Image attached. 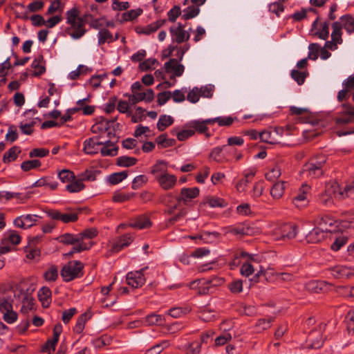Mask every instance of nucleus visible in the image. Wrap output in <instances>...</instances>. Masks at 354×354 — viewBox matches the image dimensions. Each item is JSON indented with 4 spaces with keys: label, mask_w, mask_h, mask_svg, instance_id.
I'll list each match as a JSON object with an SVG mask.
<instances>
[{
    "label": "nucleus",
    "mask_w": 354,
    "mask_h": 354,
    "mask_svg": "<svg viewBox=\"0 0 354 354\" xmlns=\"http://www.w3.org/2000/svg\"><path fill=\"white\" fill-rule=\"evenodd\" d=\"M66 24L70 25L66 29V32L74 39H79L86 32L85 24L88 19H93V16L86 12L82 17H80V10L77 7L74 6L66 12Z\"/></svg>",
    "instance_id": "obj_1"
},
{
    "label": "nucleus",
    "mask_w": 354,
    "mask_h": 354,
    "mask_svg": "<svg viewBox=\"0 0 354 354\" xmlns=\"http://www.w3.org/2000/svg\"><path fill=\"white\" fill-rule=\"evenodd\" d=\"M327 157L324 154H319L311 158L303 167L304 172L311 178L322 176L326 169Z\"/></svg>",
    "instance_id": "obj_2"
},
{
    "label": "nucleus",
    "mask_w": 354,
    "mask_h": 354,
    "mask_svg": "<svg viewBox=\"0 0 354 354\" xmlns=\"http://www.w3.org/2000/svg\"><path fill=\"white\" fill-rule=\"evenodd\" d=\"M84 263L80 261H71L64 265L60 274L65 282H69L83 276Z\"/></svg>",
    "instance_id": "obj_3"
},
{
    "label": "nucleus",
    "mask_w": 354,
    "mask_h": 354,
    "mask_svg": "<svg viewBox=\"0 0 354 354\" xmlns=\"http://www.w3.org/2000/svg\"><path fill=\"white\" fill-rule=\"evenodd\" d=\"M342 111L335 119L336 124H346L354 122V106L349 103L342 104Z\"/></svg>",
    "instance_id": "obj_4"
},
{
    "label": "nucleus",
    "mask_w": 354,
    "mask_h": 354,
    "mask_svg": "<svg viewBox=\"0 0 354 354\" xmlns=\"http://www.w3.org/2000/svg\"><path fill=\"white\" fill-rule=\"evenodd\" d=\"M47 214L51 219L60 221L64 223H75L78 220V213L75 212L62 213L58 210L50 209L47 212Z\"/></svg>",
    "instance_id": "obj_5"
},
{
    "label": "nucleus",
    "mask_w": 354,
    "mask_h": 354,
    "mask_svg": "<svg viewBox=\"0 0 354 354\" xmlns=\"http://www.w3.org/2000/svg\"><path fill=\"white\" fill-rule=\"evenodd\" d=\"M229 232L234 235L253 236L259 232V229L249 223L244 222L236 227H232Z\"/></svg>",
    "instance_id": "obj_6"
},
{
    "label": "nucleus",
    "mask_w": 354,
    "mask_h": 354,
    "mask_svg": "<svg viewBox=\"0 0 354 354\" xmlns=\"http://www.w3.org/2000/svg\"><path fill=\"white\" fill-rule=\"evenodd\" d=\"M147 268L145 267L139 271L130 272L127 274L126 280L128 285L133 288H138L145 283V278L143 272Z\"/></svg>",
    "instance_id": "obj_7"
},
{
    "label": "nucleus",
    "mask_w": 354,
    "mask_h": 354,
    "mask_svg": "<svg viewBox=\"0 0 354 354\" xmlns=\"http://www.w3.org/2000/svg\"><path fill=\"white\" fill-rule=\"evenodd\" d=\"M213 120L210 119H206L203 120H195L189 122L187 126L193 128L195 132H198L201 134H205L206 138H209L211 134L208 132L207 125H212Z\"/></svg>",
    "instance_id": "obj_8"
},
{
    "label": "nucleus",
    "mask_w": 354,
    "mask_h": 354,
    "mask_svg": "<svg viewBox=\"0 0 354 354\" xmlns=\"http://www.w3.org/2000/svg\"><path fill=\"white\" fill-rule=\"evenodd\" d=\"M199 192L200 190L198 187H184L180 190V195L176 197V201H178V203H183L184 205H187L189 202L199 195Z\"/></svg>",
    "instance_id": "obj_9"
},
{
    "label": "nucleus",
    "mask_w": 354,
    "mask_h": 354,
    "mask_svg": "<svg viewBox=\"0 0 354 354\" xmlns=\"http://www.w3.org/2000/svg\"><path fill=\"white\" fill-rule=\"evenodd\" d=\"M166 73H173L174 76L180 77L184 72V66L181 64H178V59L171 58L164 65Z\"/></svg>",
    "instance_id": "obj_10"
},
{
    "label": "nucleus",
    "mask_w": 354,
    "mask_h": 354,
    "mask_svg": "<svg viewBox=\"0 0 354 354\" xmlns=\"http://www.w3.org/2000/svg\"><path fill=\"white\" fill-rule=\"evenodd\" d=\"M159 186L164 190H169L173 189L177 183V177L174 174H168L160 176L156 180Z\"/></svg>",
    "instance_id": "obj_11"
},
{
    "label": "nucleus",
    "mask_w": 354,
    "mask_h": 354,
    "mask_svg": "<svg viewBox=\"0 0 354 354\" xmlns=\"http://www.w3.org/2000/svg\"><path fill=\"white\" fill-rule=\"evenodd\" d=\"M279 231L281 234L280 239L283 241L290 240L296 236L297 227L295 224L285 223L280 227Z\"/></svg>",
    "instance_id": "obj_12"
},
{
    "label": "nucleus",
    "mask_w": 354,
    "mask_h": 354,
    "mask_svg": "<svg viewBox=\"0 0 354 354\" xmlns=\"http://www.w3.org/2000/svg\"><path fill=\"white\" fill-rule=\"evenodd\" d=\"M99 136L89 138L84 142L83 151L86 154H95L98 152V147L102 145V142L99 141Z\"/></svg>",
    "instance_id": "obj_13"
},
{
    "label": "nucleus",
    "mask_w": 354,
    "mask_h": 354,
    "mask_svg": "<svg viewBox=\"0 0 354 354\" xmlns=\"http://www.w3.org/2000/svg\"><path fill=\"white\" fill-rule=\"evenodd\" d=\"M167 20L165 19H159L156 21H154L146 26H137L136 27V31L138 34H144L149 35L151 33H153L157 31L160 27H162L165 23Z\"/></svg>",
    "instance_id": "obj_14"
},
{
    "label": "nucleus",
    "mask_w": 354,
    "mask_h": 354,
    "mask_svg": "<svg viewBox=\"0 0 354 354\" xmlns=\"http://www.w3.org/2000/svg\"><path fill=\"white\" fill-rule=\"evenodd\" d=\"M133 236L130 234H125L121 236L118 240L113 245L111 251L117 253L124 248L129 246L133 241Z\"/></svg>",
    "instance_id": "obj_15"
},
{
    "label": "nucleus",
    "mask_w": 354,
    "mask_h": 354,
    "mask_svg": "<svg viewBox=\"0 0 354 354\" xmlns=\"http://www.w3.org/2000/svg\"><path fill=\"white\" fill-rule=\"evenodd\" d=\"M167 172V164L165 160H158L151 167L150 173L153 176L155 180H157L160 176L166 174Z\"/></svg>",
    "instance_id": "obj_16"
},
{
    "label": "nucleus",
    "mask_w": 354,
    "mask_h": 354,
    "mask_svg": "<svg viewBox=\"0 0 354 354\" xmlns=\"http://www.w3.org/2000/svg\"><path fill=\"white\" fill-rule=\"evenodd\" d=\"M324 233L319 227L313 229L306 236L308 243H317L324 239Z\"/></svg>",
    "instance_id": "obj_17"
},
{
    "label": "nucleus",
    "mask_w": 354,
    "mask_h": 354,
    "mask_svg": "<svg viewBox=\"0 0 354 354\" xmlns=\"http://www.w3.org/2000/svg\"><path fill=\"white\" fill-rule=\"evenodd\" d=\"M170 32L171 35V39L178 44H182L189 39L190 35L185 30H180L179 29H174V27L170 28Z\"/></svg>",
    "instance_id": "obj_18"
},
{
    "label": "nucleus",
    "mask_w": 354,
    "mask_h": 354,
    "mask_svg": "<svg viewBox=\"0 0 354 354\" xmlns=\"http://www.w3.org/2000/svg\"><path fill=\"white\" fill-rule=\"evenodd\" d=\"M278 135V131L274 130L263 131L259 133V138L261 142H266L271 145H277L280 143V141L275 137Z\"/></svg>",
    "instance_id": "obj_19"
},
{
    "label": "nucleus",
    "mask_w": 354,
    "mask_h": 354,
    "mask_svg": "<svg viewBox=\"0 0 354 354\" xmlns=\"http://www.w3.org/2000/svg\"><path fill=\"white\" fill-rule=\"evenodd\" d=\"M316 223L318 225L317 227L322 229L324 232H330L331 230L328 227L333 226L335 224V221L328 216H322L316 219Z\"/></svg>",
    "instance_id": "obj_20"
},
{
    "label": "nucleus",
    "mask_w": 354,
    "mask_h": 354,
    "mask_svg": "<svg viewBox=\"0 0 354 354\" xmlns=\"http://www.w3.org/2000/svg\"><path fill=\"white\" fill-rule=\"evenodd\" d=\"M130 227L138 229L149 228L151 226V222L149 216L141 215L136 218V220L129 223Z\"/></svg>",
    "instance_id": "obj_21"
},
{
    "label": "nucleus",
    "mask_w": 354,
    "mask_h": 354,
    "mask_svg": "<svg viewBox=\"0 0 354 354\" xmlns=\"http://www.w3.org/2000/svg\"><path fill=\"white\" fill-rule=\"evenodd\" d=\"M156 142L161 148H167L176 145V141L174 138H168L167 133H162L156 138Z\"/></svg>",
    "instance_id": "obj_22"
},
{
    "label": "nucleus",
    "mask_w": 354,
    "mask_h": 354,
    "mask_svg": "<svg viewBox=\"0 0 354 354\" xmlns=\"http://www.w3.org/2000/svg\"><path fill=\"white\" fill-rule=\"evenodd\" d=\"M51 290L48 287L44 286L38 291V299L41 302L43 307H48L51 297Z\"/></svg>",
    "instance_id": "obj_23"
},
{
    "label": "nucleus",
    "mask_w": 354,
    "mask_h": 354,
    "mask_svg": "<svg viewBox=\"0 0 354 354\" xmlns=\"http://www.w3.org/2000/svg\"><path fill=\"white\" fill-rule=\"evenodd\" d=\"M43 60L44 57L41 55L33 60L31 67L35 69L33 73L34 76L39 77L46 72L45 66L41 64V62H43Z\"/></svg>",
    "instance_id": "obj_24"
},
{
    "label": "nucleus",
    "mask_w": 354,
    "mask_h": 354,
    "mask_svg": "<svg viewBox=\"0 0 354 354\" xmlns=\"http://www.w3.org/2000/svg\"><path fill=\"white\" fill-rule=\"evenodd\" d=\"M20 153V147L17 146L12 147L7 152L4 153L3 157V162L8 163L15 160L18 157V154Z\"/></svg>",
    "instance_id": "obj_25"
},
{
    "label": "nucleus",
    "mask_w": 354,
    "mask_h": 354,
    "mask_svg": "<svg viewBox=\"0 0 354 354\" xmlns=\"http://www.w3.org/2000/svg\"><path fill=\"white\" fill-rule=\"evenodd\" d=\"M309 189L310 187L307 185H302L300 192L292 199V201L296 206L299 207L303 205V203L306 201V194Z\"/></svg>",
    "instance_id": "obj_26"
},
{
    "label": "nucleus",
    "mask_w": 354,
    "mask_h": 354,
    "mask_svg": "<svg viewBox=\"0 0 354 354\" xmlns=\"http://www.w3.org/2000/svg\"><path fill=\"white\" fill-rule=\"evenodd\" d=\"M59 242L66 244V245H75L78 241H80V238L78 237V234L76 235H73V234L66 233L58 236L56 239Z\"/></svg>",
    "instance_id": "obj_27"
},
{
    "label": "nucleus",
    "mask_w": 354,
    "mask_h": 354,
    "mask_svg": "<svg viewBox=\"0 0 354 354\" xmlns=\"http://www.w3.org/2000/svg\"><path fill=\"white\" fill-rule=\"evenodd\" d=\"M174 122V118L170 115H161L157 123V128L159 131H163L171 126Z\"/></svg>",
    "instance_id": "obj_28"
},
{
    "label": "nucleus",
    "mask_w": 354,
    "mask_h": 354,
    "mask_svg": "<svg viewBox=\"0 0 354 354\" xmlns=\"http://www.w3.org/2000/svg\"><path fill=\"white\" fill-rule=\"evenodd\" d=\"M85 188V185L80 178L75 179L66 186V190L70 193H77Z\"/></svg>",
    "instance_id": "obj_29"
},
{
    "label": "nucleus",
    "mask_w": 354,
    "mask_h": 354,
    "mask_svg": "<svg viewBox=\"0 0 354 354\" xmlns=\"http://www.w3.org/2000/svg\"><path fill=\"white\" fill-rule=\"evenodd\" d=\"M222 152H223V146L221 147H215L214 148L210 154L209 158H212L214 160H215L217 162H228L229 158H225L224 154H222Z\"/></svg>",
    "instance_id": "obj_30"
},
{
    "label": "nucleus",
    "mask_w": 354,
    "mask_h": 354,
    "mask_svg": "<svg viewBox=\"0 0 354 354\" xmlns=\"http://www.w3.org/2000/svg\"><path fill=\"white\" fill-rule=\"evenodd\" d=\"M137 162L136 158L122 156L117 158L116 165L120 167H129L135 165Z\"/></svg>",
    "instance_id": "obj_31"
},
{
    "label": "nucleus",
    "mask_w": 354,
    "mask_h": 354,
    "mask_svg": "<svg viewBox=\"0 0 354 354\" xmlns=\"http://www.w3.org/2000/svg\"><path fill=\"white\" fill-rule=\"evenodd\" d=\"M91 318L87 313L82 314L77 319L73 330L75 333L80 334L84 329L85 324Z\"/></svg>",
    "instance_id": "obj_32"
},
{
    "label": "nucleus",
    "mask_w": 354,
    "mask_h": 354,
    "mask_svg": "<svg viewBox=\"0 0 354 354\" xmlns=\"http://www.w3.org/2000/svg\"><path fill=\"white\" fill-rule=\"evenodd\" d=\"M143 10L141 8H137L136 10H131L124 12L122 15V19L120 20L121 23L132 21L136 19L138 17L142 15Z\"/></svg>",
    "instance_id": "obj_33"
},
{
    "label": "nucleus",
    "mask_w": 354,
    "mask_h": 354,
    "mask_svg": "<svg viewBox=\"0 0 354 354\" xmlns=\"http://www.w3.org/2000/svg\"><path fill=\"white\" fill-rule=\"evenodd\" d=\"M339 190L340 187L337 183H329L326 184L324 193L330 196L332 198L333 196H334L335 198L340 199V196L338 194Z\"/></svg>",
    "instance_id": "obj_34"
},
{
    "label": "nucleus",
    "mask_w": 354,
    "mask_h": 354,
    "mask_svg": "<svg viewBox=\"0 0 354 354\" xmlns=\"http://www.w3.org/2000/svg\"><path fill=\"white\" fill-rule=\"evenodd\" d=\"M342 26L348 32H354V17L350 15H346L340 18Z\"/></svg>",
    "instance_id": "obj_35"
},
{
    "label": "nucleus",
    "mask_w": 354,
    "mask_h": 354,
    "mask_svg": "<svg viewBox=\"0 0 354 354\" xmlns=\"http://www.w3.org/2000/svg\"><path fill=\"white\" fill-rule=\"evenodd\" d=\"M22 307L21 311L22 313H28L34 308L33 299L27 292H22Z\"/></svg>",
    "instance_id": "obj_36"
},
{
    "label": "nucleus",
    "mask_w": 354,
    "mask_h": 354,
    "mask_svg": "<svg viewBox=\"0 0 354 354\" xmlns=\"http://www.w3.org/2000/svg\"><path fill=\"white\" fill-rule=\"evenodd\" d=\"M106 41H113V36L108 29L101 28L98 32V44L102 45Z\"/></svg>",
    "instance_id": "obj_37"
},
{
    "label": "nucleus",
    "mask_w": 354,
    "mask_h": 354,
    "mask_svg": "<svg viewBox=\"0 0 354 354\" xmlns=\"http://www.w3.org/2000/svg\"><path fill=\"white\" fill-rule=\"evenodd\" d=\"M333 28V32L331 34V39H333V41H336V42H338L339 44H341L342 42V26L341 23L338 21H335L332 24Z\"/></svg>",
    "instance_id": "obj_38"
},
{
    "label": "nucleus",
    "mask_w": 354,
    "mask_h": 354,
    "mask_svg": "<svg viewBox=\"0 0 354 354\" xmlns=\"http://www.w3.org/2000/svg\"><path fill=\"white\" fill-rule=\"evenodd\" d=\"M164 317L161 315L151 313L145 317V323L149 326L162 325L164 324Z\"/></svg>",
    "instance_id": "obj_39"
},
{
    "label": "nucleus",
    "mask_w": 354,
    "mask_h": 354,
    "mask_svg": "<svg viewBox=\"0 0 354 354\" xmlns=\"http://www.w3.org/2000/svg\"><path fill=\"white\" fill-rule=\"evenodd\" d=\"M128 176V171H123L120 172L113 173L109 176V183L111 185H117L127 178Z\"/></svg>",
    "instance_id": "obj_40"
},
{
    "label": "nucleus",
    "mask_w": 354,
    "mask_h": 354,
    "mask_svg": "<svg viewBox=\"0 0 354 354\" xmlns=\"http://www.w3.org/2000/svg\"><path fill=\"white\" fill-rule=\"evenodd\" d=\"M284 182L279 181L273 185L270 189V194L273 198H281L284 192Z\"/></svg>",
    "instance_id": "obj_41"
},
{
    "label": "nucleus",
    "mask_w": 354,
    "mask_h": 354,
    "mask_svg": "<svg viewBox=\"0 0 354 354\" xmlns=\"http://www.w3.org/2000/svg\"><path fill=\"white\" fill-rule=\"evenodd\" d=\"M291 77L299 84L301 85L304 83L306 78L308 75V72L299 71L296 69H293L290 73Z\"/></svg>",
    "instance_id": "obj_42"
},
{
    "label": "nucleus",
    "mask_w": 354,
    "mask_h": 354,
    "mask_svg": "<svg viewBox=\"0 0 354 354\" xmlns=\"http://www.w3.org/2000/svg\"><path fill=\"white\" fill-rule=\"evenodd\" d=\"M136 194L132 193H123L121 192H115L113 196L112 200L115 203H123L131 200Z\"/></svg>",
    "instance_id": "obj_43"
},
{
    "label": "nucleus",
    "mask_w": 354,
    "mask_h": 354,
    "mask_svg": "<svg viewBox=\"0 0 354 354\" xmlns=\"http://www.w3.org/2000/svg\"><path fill=\"white\" fill-rule=\"evenodd\" d=\"M255 173L251 172L245 175L244 178L239 180L236 185V189L239 192H244L248 184L250 182L251 179L254 176Z\"/></svg>",
    "instance_id": "obj_44"
},
{
    "label": "nucleus",
    "mask_w": 354,
    "mask_h": 354,
    "mask_svg": "<svg viewBox=\"0 0 354 354\" xmlns=\"http://www.w3.org/2000/svg\"><path fill=\"white\" fill-rule=\"evenodd\" d=\"M21 241L20 235L15 230L10 231L8 234L5 235L2 240V243L5 242H10L13 245H18Z\"/></svg>",
    "instance_id": "obj_45"
},
{
    "label": "nucleus",
    "mask_w": 354,
    "mask_h": 354,
    "mask_svg": "<svg viewBox=\"0 0 354 354\" xmlns=\"http://www.w3.org/2000/svg\"><path fill=\"white\" fill-rule=\"evenodd\" d=\"M44 279L48 281H55L58 278V269L55 265H52L44 274Z\"/></svg>",
    "instance_id": "obj_46"
},
{
    "label": "nucleus",
    "mask_w": 354,
    "mask_h": 354,
    "mask_svg": "<svg viewBox=\"0 0 354 354\" xmlns=\"http://www.w3.org/2000/svg\"><path fill=\"white\" fill-rule=\"evenodd\" d=\"M200 12V9L198 7H195L194 6H189L187 8L183 10V15H182V19L185 20H188L196 17Z\"/></svg>",
    "instance_id": "obj_47"
},
{
    "label": "nucleus",
    "mask_w": 354,
    "mask_h": 354,
    "mask_svg": "<svg viewBox=\"0 0 354 354\" xmlns=\"http://www.w3.org/2000/svg\"><path fill=\"white\" fill-rule=\"evenodd\" d=\"M169 346V343L167 340L162 341L151 348L146 351L145 354H160L165 348Z\"/></svg>",
    "instance_id": "obj_48"
},
{
    "label": "nucleus",
    "mask_w": 354,
    "mask_h": 354,
    "mask_svg": "<svg viewBox=\"0 0 354 354\" xmlns=\"http://www.w3.org/2000/svg\"><path fill=\"white\" fill-rule=\"evenodd\" d=\"M58 178L62 183H69L75 179V175L70 170L63 169L58 173Z\"/></svg>",
    "instance_id": "obj_49"
},
{
    "label": "nucleus",
    "mask_w": 354,
    "mask_h": 354,
    "mask_svg": "<svg viewBox=\"0 0 354 354\" xmlns=\"http://www.w3.org/2000/svg\"><path fill=\"white\" fill-rule=\"evenodd\" d=\"M40 160L37 159L24 161L21 165V168L24 171H28L32 169L38 168L41 166Z\"/></svg>",
    "instance_id": "obj_50"
},
{
    "label": "nucleus",
    "mask_w": 354,
    "mask_h": 354,
    "mask_svg": "<svg viewBox=\"0 0 354 354\" xmlns=\"http://www.w3.org/2000/svg\"><path fill=\"white\" fill-rule=\"evenodd\" d=\"M227 288L233 294H239L243 291V281L241 279L234 280L227 284Z\"/></svg>",
    "instance_id": "obj_51"
},
{
    "label": "nucleus",
    "mask_w": 354,
    "mask_h": 354,
    "mask_svg": "<svg viewBox=\"0 0 354 354\" xmlns=\"http://www.w3.org/2000/svg\"><path fill=\"white\" fill-rule=\"evenodd\" d=\"M338 194L340 196V199L345 198H354V185H346L343 190L340 188Z\"/></svg>",
    "instance_id": "obj_52"
},
{
    "label": "nucleus",
    "mask_w": 354,
    "mask_h": 354,
    "mask_svg": "<svg viewBox=\"0 0 354 354\" xmlns=\"http://www.w3.org/2000/svg\"><path fill=\"white\" fill-rule=\"evenodd\" d=\"M191 311V308L189 307L183 308H173L169 310L168 314L172 317L178 318L185 315Z\"/></svg>",
    "instance_id": "obj_53"
},
{
    "label": "nucleus",
    "mask_w": 354,
    "mask_h": 354,
    "mask_svg": "<svg viewBox=\"0 0 354 354\" xmlns=\"http://www.w3.org/2000/svg\"><path fill=\"white\" fill-rule=\"evenodd\" d=\"M148 181V178L145 175H139L136 176L132 182V189H137L142 187Z\"/></svg>",
    "instance_id": "obj_54"
},
{
    "label": "nucleus",
    "mask_w": 354,
    "mask_h": 354,
    "mask_svg": "<svg viewBox=\"0 0 354 354\" xmlns=\"http://www.w3.org/2000/svg\"><path fill=\"white\" fill-rule=\"evenodd\" d=\"M97 230L96 228L91 227L84 230L82 232L78 234V237L80 241L84 239H93L97 235Z\"/></svg>",
    "instance_id": "obj_55"
},
{
    "label": "nucleus",
    "mask_w": 354,
    "mask_h": 354,
    "mask_svg": "<svg viewBox=\"0 0 354 354\" xmlns=\"http://www.w3.org/2000/svg\"><path fill=\"white\" fill-rule=\"evenodd\" d=\"M211 120H213L212 124H214L215 122H217L218 124V125L221 127H223V126L229 127L234 122L233 118H232L230 116H229V117H217L215 118H211Z\"/></svg>",
    "instance_id": "obj_56"
},
{
    "label": "nucleus",
    "mask_w": 354,
    "mask_h": 354,
    "mask_svg": "<svg viewBox=\"0 0 354 354\" xmlns=\"http://www.w3.org/2000/svg\"><path fill=\"white\" fill-rule=\"evenodd\" d=\"M320 46L318 44L313 43L308 46L309 52L308 58L312 60H316L318 58V52Z\"/></svg>",
    "instance_id": "obj_57"
},
{
    "label": "nucleus",
    "mask_w": 354,
    "mask_h": 354,
    "mask_svg": "<svg viewBox=\"0 0 354 354\" xmlns=\"http://www.w3.org/2000/svg\"><path fill=\"white\" fill-rule=\"evenodd\" d=\"M49 154V150L45 148H36L31 150L29 153V157L32 158L35 157L43 158Z\"/></svg>",
    "instance_id": "obj_58"
},
{
    "label": "nucleus",
    "mask_w": 354,
    "mask_h": 354,
    "mask_svg": "<svg viewBox=\"0 0 354 354\" xmlns=\"http://www.w3.org/2000/svg\"><path fill=\"white\" fill-rule=\"evenodd\" d=\"M12 304L11 301L5 297L0 298V312L4 315L9 310H12Z\"/></svg>",
    "instance_id": "obj_59"
},
{
    "label": "nucleus",
    "mask_w": 354,
    "mask_h": 354,
    "mask_svg": "<svg viewBox=\"0 0 354 354\" xmlns=\"http://www.w3.org/2000/svg\"><path fill=\"white\" fill-rule=\"evenodd\" d=\"M57 344V342L55 339H48L46 343L43 345L41 347V351L42 353H48V354H50V351L52 350L54 351L55 350L56 345Z\"/></svg>",
    "instance_id": "obj_60"
},
{
    "label": "nucleus",
    "mask_w": 354,
    "mask_h": 354,
    "mask_svg": "<svg viewBox=\"0 0 354 354\" xmlns=\"http://www.w3.org/2000/svg\"><path fill=\"white\" fill-rule=\"evenodd\" d=\"M180 14L181 10L180 6H174L167 13L169 21L171 22H175Z\"/></svg>",
    "instance_id": "obj_61"
},
{
    "label": "nucleus",
    "mask_w": 354,
    "mask_h": 354,
    "mask_svg": "<svg viewBox=\"0 0 354 354\" xmlns=\"http://www.w3.org/2000/svg\"><path fill=\"white\" fill-rule=\"evenodd\" d=\"M201 97L200 91L198 87H194L191 90L187 96V99L192 103H196L199 100Z\"/></svg>",
    "instance_id": "obj_62"
},
{
    "label": "nucleus",
    "mask_w": 354,
    "mask_h": 354,
    "mask_svg": "<svg viewBox=\"0 0 354 354\" xmlns=\"http://www.w3.org/2000/svg\"><path fill=\"white\" fill-rule=\"evenodd\" d=\"M345 319L347 323V330L348 332H354V310H351L348 312Z\"/></svg>",
    "instance_id": "obj_63"
},
{
    "label": "nucleus",
    "mask_w": 354,
    "mask_h": 354,
    "mask_svg": "<svg viewBox=\"0 0 354 354\" xmlns=\"http://www.w3.org/2000/svg\"><path fill=\"white\" fill-rule=\"evenodd\" d=\"M201 350V342H193L187 348V354H199Z\"/></svg>",
    "instance_id": "obj_64"
}]
</instances>
